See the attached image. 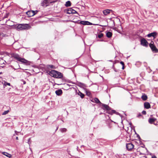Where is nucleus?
<instances>
[{
  "mask_svg": "<svg viewBox=\"0 0 158 158\" xmlns=\"http://www.w3.org/2000/svg\"><path fill=\"white\" fill-rule=\"evenodd\" d=\"M47 73L52 77L58 79H62L63 81H66L67 79L65 77H63V74L60 72L54 70H52L51 71H48Z\"/></svg>",
  "mask_w": 158,
  "mask_h": 158,
  "instance_id": "1",
  "label": "nucleus"
},
{
  "mask_svg": "<svg viewBox=\"0 0 158 158\" xmlns=\"http://www.w3.org/2000/svg\"><path fill=\"white\" fill-rule=\"evenodd\" d=\"M12 56L16 60L19 62H21L24 65H30L32 63V62L29 61L25 59L24 58L20 57L19 55L18 54H14L12 55Z\"/></svg>",
  "mask_w": 158,
  "mask_h": 158,
  "instance_id": "2",
  "label": "nucleus"
},
{
  "mask_svg": "<svg viewBox=\"0 0 158 158\" xmlns=\"http://www.w3.org/2000/svg\"><path fill=\"white\" fill-rule=\"evenodd\" d=\"M14 27L17 30L20 31L28 29L30 26L28 24H20L18 25L16 24Z\"/></svg>",
  "mask_w": 158,
  "mask_h": 158,
  "instance_id": "3",
  "label": "nucleus"
},
{
  "mask_svg": "<svg viewBox=\"0 0 158 158\" xmlns=\"http://www.w3.org/2000/svg\"><path fill=\"white\" fill-rule=\"evenodd\" d=\"M73 8H74L75 9L77 8L76 7H73L66 9L64 10V12L68 14H77L78 15H79L78 13L76 11V10L73 9Z\"/></svg>",
  "mask_w": 158,
  "mask_h": 158,
  "instance_id": "4",
  "label": "nucleus"
},
{
  "mask_svg": "<svg viewBox=\"0 0 158 158\" xmlns=\"http://www.w3.org/2000/svg\"><path fill=\"white\" fill-rule=\"evenodd\" d=\"M149 46L151 48V49L153 52H158V49L156 48L155 45L154 44V42L153 41H152L151 42V43L149 44Z\"/></svg>",
  "mask_w": 158,
  "mask_h": 158,
  "instance_id": "5",
  "label": "nucleus"
},
{
  "mask_svg": "<svg viewBox=\"0 0 158 158\" xmlns=\"http://www.w3.org/2000/svg\"><path fill=\"white\" fill-rule=\"evenodd\" d=\"M51 2H50V0H43L41 2V5L44 7H46L49 5Z\"/></svg>",
  "mask_w": 158,
  "mask_h": 158,
  "instance_id": "6",
  "label": "nucleus"
},
{
  "mask_svg": "<svg viewBox=\"0 0 158 158\" xmlns=\"http://www.w3.org/2000/svg\"><path fill=\"white\" fill-rule=\"evenodd\" d=\"M101 106H102L101 108L102 109L104 110H106V111H108L109 110H111V108L109 107V106L108 105L102 103L101 105Z\"/></svg>",
  "mask_w": 158,
  "mask_h": 158,
  "instance_id": "7",
  "label": "nucleus"
},
{
  "mask_svg": "<svg viewBox=\"0 0 158 158\" xmlns=\"http://www.w3.org/2000/svg\"><path fill=\"white\" fill-rule=\"evenodd\" d=\"M77 85L80 87L83 88L84 90L86 89L85 88L87 87V86L84 83L80 82L77 81Z\"/></svg>",
  "mask_w": 158,
  "mask_h": 158,
  "instance_id": "8",
  "label": "nucleus"
},
{
  "mask_svg": "<svg viewBox=\"0 0 158 158\" xmlns=\"http://www.w3.org/2000/svg\"><path fill=\"white\" fill-rule=\"evenodd\" d=\"M140 44L143 46L146 47L148 46V42L144 38H143L141 40Z\"/></svg>",
  "mask_w": 158,
  "mask_h": 158,
  "instance_id": "9",
  "label": "nucleus"
},
{
  "mask_svg": "<svg viewBox=\"0 0 158 158\" xmlns=\"http://www.w3.org/2000/svg\"><path fill=\"white\" fill-rule=\"evenodd\" d=\"M126 148L129 151H131L134 148V145L131 143H126Z\"/></svg>",
  "mask_w": 158,
  "mask_h": 158,
  "instance_id": "10",
  "label": "nucleus"
},
{
  "mask_svg": "<svg viewBox=\"0 0 158 158\" xmlns=\"http://www.w3.org/2000/svg\"><path fill=\"white\" fill-rule=\"evenodd\" d=\"M157 33L156 32H153L150 33H149L147 35V36L148 37H153L154 38H156V36L157 35Z\"/></svg>",
  "mask_w": 158,
  "mask_h": 158,
  "instance_id": "11",
  "label": "nucleus"
},
{
  "mask_svg": "<svg viewBox=\"0 0 158 158\" xmlns=\"http://www.w3.org/2000/svg\"><path fill=\"white\" fill-rule=\"evenodd\" d=\"M113 11L111 10H110L109 9H106L104 10L103 11V13L104 15H106L109 14L111 12H112Z\"/></svg>",
  "mask_w": 158,
  "mask_h": 158,
  "instance_id": "12",
  "label": "nucleus"
},
{
  "mask_svg": "<svg viewBox=\"0 0 158 158\" xmlns=\"http://www.w3.org/2000/svg\"><path fill=\"white\" fill-rule=\"evenodd\" d=\"M144 108L146 109H149L151 108V105L150 103L148 102H145L144 103Z\"/></svg>",
  "mask_w": 158,
  "mask_h": 158,
  "instance_id": "13",
  "label": "nucleus"
},
{
  "mask_svg": "<svg viewBox=\"0 0 158 158\" xmlns=\"http://www.w3.org/2000/svg\"><path fill=\"white\" fill-rule=\"evenodd\" d=\"M156 120L154 118H150L148 120V122L150 124H153Z\"/></svg>",
  "mask_w": 158,
  "mask_h": 158,
  "instance_id": "14",
  "label": "nucleus"
},
{
  "mask_svg": "<svg viewBox=\"0 0 158 158\" xmlns=\"http://www.w3.org/2000/svg\"><path fill=\"white\" fill-rule=\"evenodd\" d=\"M56 94L58 96H60L63 93V92L61 89H58L55 91Z\"/></svg>",
  "mask_w": 158,
  "mask_h": 158,
  "instance_id": "15",
  "label": "nucleus"
},
{
  "mask_svg": "<svg viewBox=\"0 0 158 158\" xmlns=\"http://www.w3.org/2000/svg\"><path fill=\"white\" fill-rule=\"evenodd\" d=\"M94 100L95 101V102L97 104H98L100 106H101V105L102 103L100 102V101L98 98H94Z\"/></svg>",
  "mask_w": 158,
  "mask_h": 158,
  "instance_id": "16",
  "label": "nucleus"
},
{
  "mask_svg": "<svg viewBox=\"0 0 158 158\" xmlns=\"http://www.w3.org/2000/svg\"><path fill=\"white\" fill-rule=\"evenodd\" d=\"M2 154L9 158H10L12 157L11 154L5 152H2Z\"/></svg>",
  "mask_w": 158,
  "mask_h": 158,
  "instance_id": "17",
  "label": "nucleus"
},
{
  "mask_svg": "<svg viewBox=\"0 0 158 158\" xmlns=\"http://www.w3.org/2000/svg\"><path fill=\"white\" fill-rule=\"evenodd\" d=\"M106 35L107 37L110 38L112 36V33L111 32L108 31L106 32Z\"/></svg>",
  "mask_w": 158,
  "mask_h": 158,
  "instance_id": "18",
  "label": "nucleus"
},
{
  "mask_svg": "<svg viewBox=\"0 0 158 158\" xmlns=\"http://www.w3.org/2000/svg\"><path fill=\"white\" fill-rule=\"evenodd\" d=\"M141 98L143 101H146L148 98L147 95L145 94H143L142 96H141Z\"/></svg>",
  "mask_w": 158,
  "mask_h": 158,
  "instance_id": "19",
  "label": "nucleus"
},
{
  "mask_svg": "<svg viewBox=\"0 0 158 158\" xmlns=\"http://www.w3.org/2000/svg\"><path fill=\"white\" fill-rule=\"evenodd\" d=\"M71 2L69 1H67L65 4V6L66 7H68L71 6Z\"/></svg>",
  "mask_w": 158,
  "mask_h": 158,
  "instance_id": "20",
  "label": "nucleus"
},
{
  "mask_svg": "<svg viewBox=\"0 0 158 158\" xmlns=\"http://www.w3.org/2000/svg\"><path fill=\"white\" fill-rule=\"evenodd\" d=\"M77 94L78 95L80 96L82 98H83L85 96L84 94H83L79 90H78V93H77Z\"/></svg>",
  "mask_w": 158,
  "mask_h": 158,
  "instance_id": "21",
  "label": "nucleus"
},
{
  "mask_svg": "<svg viewBox=\"0 0 158 158\" xmlns=\"http://www.w3.org/2000/svg\"><path fill=\"white\" fill-rule=\"evenodd\" d=\"M26 13L29 17H32L33 16V15H32V13L31 10L27 11L26 12Z\"/></svg>",
  "mask_w": 158,
  "mask_h": 158,
  "instance_id": "22",
  "label": "nucleus"
},
{
  "mask_svg": "<svg viewBox=\"0 0 158 158\" xmlns=\"http://www.w3.org/2000/svg\"><path fill=\"white\" fill-rule=\"evenodd\" d=\"M103 35H104L103 34L101 33L99 34L98 35H97L96 37L97 38L98 37L99 38H101L102 37H103Z\"/></svg>",
  "mask_w": 158,
  "mask_h": 158,
  "instance_id": "23",
  "label": "nucleus"
},
{
  "mask_svg": "<svg viewBox=\"0 0 158 158\" xmlns=\"http://www.w3.org/2000/svg\"><path fill=\"white\" fill-rule=\"evenodd\" d=\"M85 91L86 95L88 96H90L91 94V93L87 90V89L86 90H85Z\"/></svg>",
  "mask_w": 158,
  "mask_h": 158,
  "instance_id": "24",
  "label": "nucleus"
},
{
  "mask_svg": "<svg viewBox=\"0 0 158 158\" xmlns=\"http://www.w3.org/2000/svg\"><path fill=\"white\" fill-rule=\"evenodd\" d=\"M93 23L88 21H85V25H92Z\"/></svg>",
  "mask_w": 158,
  "mask_h": 158,
  "instance_id": "25",
  "label": "nucleus"
},
{
  "mask_svg": "<svg viewBox=\"0 0 158 158\" xmlns=\"http://www.w3.org/2000/svg\"><path fill=\"white\" fill-rule=\"evenodd\" d=\"M85 21H80L78 24L85 25Z\"/></svg>",
  "mask_w": 158,
  "mask_h": 158,
  "instance_id": "26",
  "label": "nucleus"
},
{
  "mask_svg": "<svg viewBox=\"0 0 158 158\" xmlns=\"http://www.w3.org/2000/svg\"><path fill=\"white\" fill-rule=\"evenodd\" d=\"M113 110H111V111H110V110L106 111V112L109 114L112 115L113 114H114V113L112 111Z\"/></svg>",
  "mask_w": 158,
  "mask_h": 158,
  "instance_id": "27",
  "label": "nucleus"
},
{
  "mask_svg": "<svg viewBox=\"0 0 158 158\" xmlns=\"http://www.w3.org/2000/svg\"><path fill=\"white\" fill-rule=\"evenodd\" d=\"M112 111L117 115H119V116H121V114L118 112H116L115 110H113Z\"/></svg>",
  "mask_w": 158,
  "mask_h": 158,
  "instance_id": "28",
  "label": "nucleus"
},
{
  "mask_svg": "<svg viewBox=\"0 0 158 158\" xmlns=\"http://www.w3.org/2000/svg\"><path fill=\"white\" fill-rule=\"evenodd\" d=\"M32 12V15H33V16L35 15L38 12V10H36L35 11L34 10H31Z\"/></svg>",
  "mask_w": 158,
  "mask_h": 158,
  "instance_id": "29",
  "label": "nucleus"
},
{
  "mask_svg": "<svg viewBox=\"0 0 158 158\" xmlns=\"http://www.w3.org/2000/svg\"><path fill=\"white\" fill-rule=\"evenodd\" d=\"M61 131L62 132H65L66 131L67 129L65 128H62L60 129Z\"/></svg>",
  "mask_w": 158,
  "mask_h": 158,
  "instance_id": "30",
  "label": "nucleus"
},
{
  "mask_svg": "<svg viewBox=\"0 0 158 158\" xmlns=\"http://www.w3.org/2000/svg\"><path fill=\"white\" fill-rule=\"evenodd\" d=\"M9 112V110H7L5 111L2 114V115L6 114H8Z\"/></svg>",
  "mask_w": 158,
  "mask_h": 158,
  "instance_id": "31",
  "label": "nucleus"
},
{
  "mask_svg": "<svg viewBox=\"0 0 158 158\" xmlns=\"http://www.w3.org/2000/svg\"><path fill=\"white\" fill-rule=\"evenodd\" d=\"M4 85L6 86L7 85H10V83H8L6 82H5L4 83Z\"/></svg>",
  "mask_w": 158,
  "mask_h": 158,
  "instance_id": "32",
  "label": "nucleus"
},
{
  "mask_svg": "<svg viewBox=\"0 0 158 158\" xmlns=\"http://www.w3.org/2000/svg\"><path fill=\"white\" fill-rule=\"evenodd\" d=\"M49 67L52 69H54L55 68V67L53 65H48Z\"/></svg>",
  "mask_w": 158,
  "mask_h": 158,
  "instance_id": "33",
  "label": "nucleus"
},
{
  "mask_svg": "<svg viewBox=\"0 0 158 158\" xmlns=\"http://www.w3.org/2000/svg\"><path fill=\"white\" fill-rule=\"evenodd\" d=\"M18 66H19V67L18 68H17V69H21L22 70H27V69H23L21 68L20 67V66H19V64L18 65ZM14 69L15 70L16 69H15V68H14Z\"/></svg>",
  "mask_w": 158,
  "mask_h": 158,
  "instance_id": "34",
  "label": "nucleus"
},
{
  "mask_svg": "<svg viewBox=\"0 0 158 158\" xmlns=\"http://www.w3.org/2000/svg\"><path fill=\"white\" fill-rule=\"evenodd\" d=\"M135 134H137V137L139 139V140H141L139 135L137 134L136 132H135Z\"/></svg>",
  "mask_w": 158,
  "mask_h": 158,
  "instance_id": "35",
  "label": "nucleus"
},
{
  "mask_svg": "<svg viewBox=\"0 0 158 158\" xmlns=\"http://www.w3.org/2000/svg\"><path fill=\"white\" fill-rule=\"evenodd\" d=\"M119 62V61L118 60H115L114 62L113 63V64L114 65L115 64H116L117 63H118Z\"/></svg>",
  "mask_w": 158,
  "mask_h": 158,
  "instance_id": "36",
  "label": "nucleus"
},
{
  "mask_svg": "<svg viewBox=\"0 0 158 158\" xmlns=\"http://www.w3.org/2000/svg\"><path fill=\"white\" fill-rule=\"evenodd\" d=\"M31 143V138H29L28 140V143L30 144Z\"/></svg>",
  "mask_w": 158,
  "mask_h": 158,
  "instance_id": "37",
  "label": "nucleus"
},
{
  "mask_svg": "<svg viewBox=\"0 0 158 158\" xmlns=\"http://www.w3.org/2000/svg\"><path fill=\"white\" fill-rule=\"evenodd\" d=\"M142 114L144 115H146V112L145 110H143L142 112Z\"/></svg>",
  "mask_w": 158,
  "mask_h": 158,
  "instance_id": "38",
  "label": "nucleus"
},
{
  "mask_svg": "<svg viewBox=\"0 0 158 158\" xmlns=\"http://www.w3.org/2000/svg\"><path fill=\"white\" fill-rule=\"evenodd\" d=\"M64 85H65V87H67L68 86L69 87L70 86H71L69 84H64Z\"/></svg>",
  "mask_w": 158,
  "mask_h": 158,
  "instance_id": "39",
  "label": "nucleus"
},
{
  "mask_svg": "<svg viewBox=\"0 0 158 158\" xmlns=\"http://www.w3.org/2000/svg\"><path fill=\"white\" fill-rule=\"evenodd\" d=\"M141 116H142V114H141V113H139L138 114V115L137 116V117L139 118V117H141Z\"/></svg>",
  "mask_w": 158,
  "mask_h": 158,
  "instance_id": "40",
  "label": "nucleus"
},
{
  "mask_svg": "<svg viewBox=\"0 0 158 158\" xmlns=\"http://www.w3.org/2000/svg\"><path fill=\"white\" fill-rule=\"evenodd\" d=\"M120 63L122 65V66L124 65H125L124 62L123 61H121L120 62Z\"/></svg>",
  "mask_w": 158,
  "mask_h": 158,
  "instance_id": "41",
  "label": "nucleus"
},
{
  "mask_svg": "<svg viewBox=\"0 0 158 158\" xmlns=\"http://www.w3.org/2000/svg\"><path fill=\"white\" fill-rule=\"evenodd\" d=\"M142 145H143V146H141V147L142 148H145V149H146V150L148 151V150L147 149V148H145V145L144 144H143V143H142Z\"/></svg>",
  "mask_w": 158,
  "mask_h": 158,
  "instance_id": "42",
  "label": "nucleus"
},
{
  "mask_svg": "<svg viewBox=\"0 0 158 158\" xmlns=\"http://www.w3.org/2000/svg\"><path fill=\"white\" fill-rule=\"evenodd\" d=\"M79 21V20H78V21H72V22L74 23H75L78 24Z\"/></svg>",
  "mask_w": 158,
  "mask_h": 158,
  "instance_id": "43",
  "label": "nucleus"
},
{
  "mask_svg": "<svg viewBox=\"0 0 158 158\" xmlns=\"http://www.w3.org/2000/svg\"><path fill=\"white\" fill-rule=\"evenodd\" d=\"M66 82H68V83L71 82L69 80H68V79L66 81Z\"/></svg>",
  "mask_w": 158,
  "mask_h": 158,
  "instance_id": "44",
  "label": "nucleus"
},
{
  "mask_svg": "<svg viewBox=\"0 0 158 158\" xmlns=\"http://www.w3.org/2000/svg\"><path fill=\"white\" fill-rule=\"evenodd\" d=\"M152 158H157L156 156L153 155L152 156Z\"/></svg>",
  "mask_w": 158,
  "mask_h": 158,
  "instance_id": "45",
  "label": "nucleus"
},
{
  "mask_svg": "<svg viewBox=\"0 0 158 158\" xmlns=\"http://www.w3.org/2000/svg\"><path fill=\"white\" fill-rule=\"evenodd\" d=\"M107 25H108V24H107V25H99V26H100L101 27H106Z\"/></svg>",
  "mask_w": 158,
  "mask_h": 158,
  "instance_id": "46",
  "label": "nucleus"
},
{
  "mask_svg": "<svg viewBox=\"0 0 158 158\" xmlns=\"http://www.w3.org/2000/svg\"><path fill=\"white\" fill-rule=\"evenodd\" d=\"M90 101L91 102H95V101L94 100V98L92 99V100H91Z\"/></svg>",
  "mask_w": 158,
  "mask_h": 158,
  "instance_id": "47",
  "label": "nucleus"
},
{
  "mask_svg": "<svg viewBox=\"0 0 158 158\" xmlns=\"http://www.w3.org/2000/svg\"><path fill=\"white\" fill-rule=\"evenodd\" d=\"M111 28L113 29H114L115 30H116V27H110Z\"/></svg>",
  "mask_w": 158,
  "mask_h": 158,
  "instance_id": "48",
  "label": "nucleus"
},
{
  "mask_svg": "<svg viewBox=\"0 0 158 158\" xmlns=\"http://www.w3.org/2000/svg\"><path fill=\"white\" fill-rule=\"evenodd\" d=\"M114 69V71H115V72H117L118 71L115 68L114 69Z\"/></svg>",
  "mask_w": 158,
  "mask_h": 158,
  "instance_id": "49",
  "label": "nucleus"
},
{
  "mask_svg": "<svg viewBox=\"0 0 158 158\" xmlns=\"http://www.w3.org/2000/svg\"><path fill=\"white\" fill-rule=\"evenodd\" d=\"M124 68H125V65H124L122 66V69L123 70L124 69Z\"/></svg>",
  "mask_w": 158,
  "mask_h": 158,
  "instance_id": "50",
  "label": "nucleus"
},
{
  "mask_svg": "<svg viewBox=\"0 0 158 158\" xmlns=\"http://www.w3.org/2000/svg\"><path fill=\"white\" fill-rule=\"evenodd\" d=\"M112 21L113 22V25H114V26H115V22H114V20H112Z\"/></svg>",
  "mask_w": 158,
  "mask_h": 158,
  "instance_id": "51",
  "label": "nucleus"
},
{
  "mask_svg": "<svg viewBox=\"0 0 158 158\" xmlns=\"http://www.w3.org/2000/svg\"><path fill=\"white\" fill-rule=\"evenodd\" d=\"M129 125H130L131 126H132V123H131V122L129 123Z\"/></svg>",
  "mask_w": 158,
  "mask_h": 158,
  "instance_id": "52",
  "label": "nucleus"
},
{
  "mask_svg": "<svg viewBox=\"0 0 158 158\" xmlns=\"http://www.w3.org/2000/svg\"><path fill=\"white\" fill-rule=\"evenodd\" d=\"M112 68L114 69L115 68V67H114V64H113V65L112 66Z\"/></svg>",
  "mask_w": 158,
  "mask_h": 158,
  "instance_id": "53",
  "label": "nucleus"
},
{
  "mask_svg": "<svg viewBox=\"0 0 158 158\" xmlns=\"http://www.w3.org/2000/svg\"><path fill=\"white\" fill-rule=\"evenodd\" d=\"M104 114L105 115V113H100V114H99L100 115H101V114Z\"/></svg>",
  "mask_w": 158,
  "mask_h": 158,
  "instance_id": "54",
  "label": "nucleus"
},
{
  "mask_svg": "<svg viewBox=\"0 0 158 158\" xmlns=\"http://www.w3.org/2000/svg\"><path fill=\"white\" fill-rule=\"evenodd\" d=\"M140 144H142V143H143L142 142L140 141Z\"/></svg>",
  "mask_w": 158,
  "mask_h": 158,
  "instance_id": "55",
  "label": "nucleus"
},
{
  "mask_svg": "<svg viewBox=\"0 0 158 158\" xmlns=\"http://www.w3.org/2000/svg\"><path fill=\"white\" fill-rule=\"evenodd\" d=\"M139 155H144V154L143 153H142L141 152H140V153H139Z\"/></svg>",
  "mask_w": 158,
  "mask_h": 158,
  "instance_id": "56",
  "label": "nucleus"
},
{
  "mask_svg": "<svg viewBox=\"0 0 158 158\" xmlns=\"http://www.w3.org/2000/svg\"><path fill=\"white\" fill-rule=\"evenodd\" d=\"M72 88H73V89H74V87H71V88H68V89H67V90H68V89H71Z\"/></svg>",
  "mask_w": 158,
  "mask_h": 158,
  "instance_id": "57",
  "label": "nucleus"
},
{
  "mask_svg": "<svg viewBox=\"0 0 158 158\" xmlns=\"http://www.w3.org/2000/svg\"><path fill=\"white\" fill-rule=\"evenodd\" d=\"M16 139H17V140H18V137H16Z\"/></svg>",
  "mask_w": 158,
  "mask_h": 158,
  "instance_id": "58",
  "label": "nucleus"
},
{
  "mask_svg": "<svg viewBox=\"0 0 158 158\" xmlns=\"http://www.w3.org/2000/svg\"><path fill=\"white\" fill-rule=\"evenodd\" d=\"M58 127H57L56 128V131L58 129Z\"/></svg>",
  "mask_w": 158,
  "mask_h": 158,
  "instance_id": "59",
  "label": "nucleus"
},
{
  "mask_svg": "<svg viewBox=\"0 0 158 158\" xmlns=\"http://www.w3.org/2000/svg\"><path fill=\"white\" fill-rule=\"evenodd\" d=\"M78 146H77V151H78Z\"/></svg>",
  "mask_w": 158,
  "mask_h": 158,
  "instance_id": "60",
  "label": "nucleus"
},
{
  "mask_svg": "<svg viewBox=\"0 0 158 158\" xmlns=\"http://www.w3.org/2000/svg\"><path fill=\"white\" fill-rule=\"evenodd\" d=\"M55 84H57V85H61L62 84H56V83H55Z\"/></svg>",
  "mask_w": 158,
  "mask_h": 158,
  "instance_id": "61",
  "label": "nucleus"
},
{
  "mask_svg": "<svg viewBox=\"0 0 158 158\" xmlns=\"http://www.w3.org/2000/svg\"><path fill=\"white\" fill-rule=\"evenodd\" d=\"M109 61H110V62H113V61L112 60H109Z\"/></svg>",
  "mask_w": 158,
  "mask_h": 158,
  "instance_id": "62",
  "label": "nucleus"
},
{
  "mask_svg": "<svg viewBox=\"0 0 158 158\" xmlns=\"http://www.w3.org/2000/svg\"><path fill=\"white\" fill-rule=\"evenodd\" d=\"M121 118H122V117H123V116L121 114V116H120Z\"/></svg>",
  "mask_w": 158,
  "mask_h": 158,
  "instance_id": "63",
  "label": "nucleus"
},
{
  "mask_svg": "<svg viewBox=\"0 0 158 158\" xmlns=\"http://www.w3.org/2000/svg\"><path fill=\"white\" fill-rule=\"evenodd\" d=\"M100 41H103V40H101Z\"/></svg>",
  "mask_w": 158,
  "mask_h": 158,
  "instance_id": "64",
  "label": "nucleus"
}]
</instances>
